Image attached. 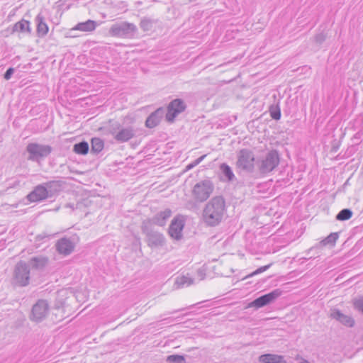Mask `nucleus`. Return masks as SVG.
I'll use <instances>...</instances> for the list:
<instances>
[{
  "instance_id": "6ab92c4d",
  "label": "nucleus",
  "mask_w": 363,
  "mask_h": 363,
  "mask_svg": "<svg viewBox=\"0 0 363 363\" xmlns=\"http://www.w3.org/2000/svg\"><path fill=\"white\" fill-rule=\"evenodd\" d=\"M172 211L170 209H165L164 211L157 213L151 220V225L152 224L164 226L167 220L170 218Z\"/></svg>"
},
{
  "instance_id": "72a5a7b5",
  "label": "nucleus",
  "mask_w": 363,
  "mask_h": 363,
  "mask_svg": "<svg viewBox=\"0 0 363 363\" xmlns=\"http://www.w3.org/2000/svg\"><path fill=\"white\" fill-rule=\"evenodd\" d=\"M270 267V264H268V265H265V266H262V267H260L259 268H258L257 270H255V272H253L252 273H251L250 274L247 275L245 279L248 278V277H251L255 274H259V273H262V272H265L267 269H269Z\"/></svg>"
},
{
  "instance_id": "423d86ee",
  "label": "nucleus",
  "mask_w": 363,
  "mask_h": 363,
  "mask_svg": "<svg viewBox=\"0 0 363 363\" xmlns=\"http://www.w3.org/2000/svg\"><path fill=\"white\" fill-rule=\"evenodd\" d=\"M212 183H196L192 189V196L198 202L206 201L213 193Z\"/></svg>"
},
{
  "instance_id": "0eeeda50",
  "label": "nucleus",
  "mask_w": 363,
  "mask_h": 363,
  "mask_svg": "<svg viewBox=\"0 0 363 363\" xmlns=\"http://www.w3.org/2000/svg\"><path fill=\"white\" fill-rule=\"evenodd\" d=\"M282 290L279 289H274V291L262 295L257 298H255L253 301L250 302L248 304V308L254 307L255 308H260L264 306H266L274 301H275L279 296L282 294Z\"/></svg>"
},
{
  "instance_id": "39448f33",
  "label": "nucleus",
  "mask_w": 363,
  "mask_h": 363,
  "mask_svg": "<svg viewBox=\"0 0 363 363\" xmlns=\"http://www.w3.org/2000/svg\"><path fill=\"white\" fill-rule=\"evenodd\" d=\"M30 281V269L27 263L20 261L15 267L13 283L20 286L28 285Z\"/></svg>"
},
{
  "instance_id": "ea45409f",
  "label": "nucleus",
  "mask_w": 363,
  "mask_h": 363,
  "mask_svg": "<svg viewBox=\"0 0 363 363\" xmlns=\"http://www.w3.org/2000/svg\"><path fill=\"white\" fill-rule=\"evenodd\" d=\"M338 148H339L338 145H333L331 150L333 152H336L337 151Z\"/></svg>"
},
{
  "instance_id": "a211bd4d",
  "label": "nucleus",
  "mask_w": 363,
  "mask_h": 363,
  "mask_svg": "<svg viewBox=\"0 0 363 363\" xmlns=\"http://www.w3.org/2000/svg\"><path fill=\"white\" fill-rule=\"evenodd\" d=\"M164 114V111L162 108H157L155 111L152 113L145 121V125L149 128H152L157 126Z\"/></svg>"
},
{
  "instance_id": "2f4dec72",
  "label": "nucleus",
  "mask_w": 363,
  "mask_h": 363,
  "mask_svg": "<svg viewBox=\"0 0 363 363\" xmlns=\"http://www.w3.org/2000/svg\"><path fill=\"white\" fill-rule=\"evenodd\" d=\"M167 362L169 363H185V359L182 355L172 354L167 357Z\"/></svg>"
},
{
  "instance_id": "4c0bfd02",
  "label": "nucleus",
  "mask_w": 363,
  "mask_h": 363,
  "mask_svg": "<svg viewBox=\"0 0 363 363\" xmlns=\"http://www.w3.org/2000/svg\"><path fill=\"white\" fill-rule=\"evenodd\" d=\"M315 42L318 43H322L325 40V35L320 33L315 35Z\"/></svg>"
},
{
  "instance_id": "58836bf2",
  "label": "nucleus",
  "mask_w": 363,
  "mask_h": 363,
  "mask_svg": "<svg viewBox=\"0 0 363 363\" xmlns=\"http://www.w3.org/2000/svg\"><path fill=\"white\" fill-rule=\"evenodd\" d=\"M197 274H198L199 277H200L201 280H203L204 279L205 274L203 273V272L202 270L199 269L197 272Z\"/></svg>"
},
{
  "instance_id": "473e14b6",
  "label": "nucleus",
  "mask_w": 363,
  "mask_h": 363,
  "mask_svg": "<svg viewBox=\"0 0 363 363\" xmlns=\"http://www.w3.org/2000/svg\"><path fill=\"white\" fill-rule=\"evenodd\" d=\"M271 117L274 120H279L281 118V111L278 106H272L269 108Z\"/></svg>"
},
{
  "instance_id": "2eb2a0df",
  "label": "nucleus",
  "mask_w": 363,
  "mask_h": 363,
  "mask_svg": "<svg viewBox=\"0 0 363 363\" xmlns=\"http://www.w3.org/2000/svg\"><path fill=\"white\" fill-rule=\"evenodd\" d=\"M114 139L119 143H125L135 135V130L132 127L119 128L112 132Z\"/></svg>"
},
{
  "instance_id": "20e7f679",
  "label": "nucleus",
  "mask_w": 363,
  "mask_h": 363,
  "mask_svg": "<svg viewBox=\"0 0 363 363\" xmlns=\"http://www.w3.org/2000/svg\"><path fill=\"white\" fill-rule=\"evenodd\" d=\"M51 151L52 147L48 145L30 143L26 146L28 160L33 162H38L40 159L46 157Z\"/></svg>"
},
{
  "instance_id": "dca6fc26",
  "label": "nucleus",
  "mask_w": 363,
  "mask_h": 363,
  "mask_svg": "<svg viewBox=\"0 0 363 363\" xmlns=\"http://www.w3.org/2000/svg\"><path fill=\"white\" fill-rule=\"evenodd\" d=\"M49 264V258L44 255L32 257L27 264L29 269L32 268L37 271H43Z\"/></svg>"
},
{
  "instance_id": "9d476101",
  "label": "nucleus",
  "mask_w": 363,
  "mask_h": 363,
  "mask_svg": "<svg viewBox=\"0 0 363 363\" xmlns=\"http://www.w3.org/2000/svg\"><path fill=\"white\" fill-rule=\"evenodd\" d=\"M54 193L52 190L42 184L38 185L27 195L26 198L30 202H40L48 198H52Z\"/></svg>"
},
{
  "instance_id": "393cba45",
  "label": "nucleus",
  "mask_w": 363,
  "mask_h": 363,
  "mask_svg": "<svg viewBox=\"0 0 363 363\" xmlns=\"http://www.w3.org/2000/svg\"><path fill=\"white\" fill-rule=\"evenodd\" d=\"M12 32H21L30 33L31 28L30 27V22L28 21L22 19L20 21L16 23L12 28Z\"/></svg>"
},
{
  "instance_id": "4be33fe9",
  "label": "nucleus",
  "mask_w": 363,
  "mask_h": 363,
  "mask_svg": "<svg viewBox=\"0 0 363 363\" xmlns=\"http://www.w3.org/2000/svg\"><path fill=\"white\" fill-rule=\"evenodd\" d=\"M261 363H287L281 355L274 354H264L259 357Z\"/></svg>"
},
{
  "instance_id": "a878e982",
  "label": "nucleus",
  "mask_w": 363,
  "mask_h": 363,
  "mask_svg": "<svg viewBox=\"0 0 363 363\" xmlns=\"http://www.w3.org/2000/svg\"><path fill=\"white\" fill-rule=\"evenodd\" d=\"M339 238L338 233H331L328 236H327L325 239L322 240L319 243V247H323L326 245H330L331 247L335 246L337 240Z\"/></svg>"
},
{
  "instance_id": "6e6552de",
  "label": "nucleus",
  "mask_w": 363,
  "mask_h": 363,
  "mask_svg": "<svg viewBox=\"0 0 363 363\" xmlns=\"http://www.w3.org/2000/svg\"><path fill=\"white\" fill-rule=\"evenodd\" d=\"M279 164V155L277 151H269L261 161L259 170L262 173H268L275 169Z\"/></svg>"
},
{
  "instance_id": "ddd939ff",
  "label": "nucleus",
  "mask_w": 363,
  "mask_h": 363,
  "mask_svg": "<svg viewBox=\"0 0 363 363\" xmlns=\"http://www.w3.org/2000/svg\"><path fill=\"white\" fill-rule=\"evenodd\" d=\"M186 108V104L182 99H177L170 102L167 107L166 118L169 122H173L175 117L183 112Z\"/></svg>"
},
{
  "instance_id": "bb28decb",
  "label": "nucleus",
  "mask_w": 363,
  "mask_h": 363,
  "mask_svg": "<svg viewBox=\"0 0 363 363\" xmlns=\"http://www.w3.org/2000/svg\"><path fill=\"white\" fill-rule=\"evenodd\" d=\"M219 169H220L221 175L225 177L229 181H232L234 179L235 175L233 172V170H232L231 167L229 165H228L227 164H225V163L221 164L220 165Z\"/></svg>"
},
{
  "instance_id": "412c9836",
  "label": "nucleus",
  "mask_w": 363,
  "mask_h": 363,
  "mask_svg": "<svg viewBox=\"0 0 363 363\" xmlns=\"http://www.w3.org/2000/svg\"><path fill=\"white\" fill-rule=\"evenodd\" d=\"M97 23L92 20H87L85 22L78 23L73 27L70 32L74 30H79L82 32H91L96 29Z\"/></svg>"
},
{
  "instance_id": "7c9ffc66",
  "label": "nucleus",
  "mask_w": 363,
  "mask_h": 363,
  "mask_svg": "<svg viewBox=\"0 0 363 363\" xmlns=\"http://www.w3.org/2000/svg\"><path fill=\"white\" fill-rule=\"evenodd\" d=\"M352 216V211L349 208H344L341 210L336 216V219L338 220H347Z\"/></svg>"
},
{
  "instance_id": "f257e3e1",
  "label": "nucleus",
  "mask_w": 363,
  "mask_h": 363,
  "mask_svg": "<svg viewBox=\"0 0 363 363\" xmlns=\"http://www.w3.org/2000/svg\"><path fill=\"white\" fill-rule=\"evenodd\" d=\"M225 212V202L222 196H215L205 206L202 218L208 226L218 225L222 220Z\"/></svg>"
},
{
  "instance_id": "5701e85b",
  "label": "nucleus",
  "mask_w": 363,
  "mask_h": 363,
  "mask_svg": "<svg viewBox=\"0 0 363 363\" xmlns=\"http://www.w3.org/2000/svg\"><path fill=\"white\" fill-rule=\"evenodd\" d=\"M35 22L37 23V34L39 37H43L47 35L48 32V26L45 21V18L41 13H39L35 17Z\"/></svg>"
},
{
  "instance_id": "f03ea898",
  "label": "nucleus",
  "mask_w": 363,
  "mask_h": 363,
  "mask_svg": "<svg viewBox=\"0 0 363 363\" xmlns=\"http://www.w3.org/2000/svg\"><path fill=\"white\" fill-rule=\"evenodd\" d=\"M141 230L146 235V242L151 248L162 247L165 244V238L162 233L155 230L151 221L143 220L141 225Z\"/></svg>"
},
{
  "instance_id": "7ed1b4c3",
  "label": "nucleus",
  "mask_w": 363,
  "mask_h": 363,
  "mask_svg": "<svg viewBox=\"0 0 363 363\" xmlns=\"http://www.w3.org/2000/svg\"><path fill=\"white\" fill-rule=\"evenodd\" d=\"M136 31L137 27L135 24L123 21L113 24L109 29V34L118 38H132Z\"/></svg>"
},
{
  "instance_id": "aec40b11",
  "label": "nucleus",
  "mask_w": 363,
  "mask_h": 363,
  "mask_svg": "<svg viewBox=\"0 0 363 363\" xmlns=\"http://www.w3.org/2000/svg\"><path fill=\"white\" fill-rule=\"evenodd\" d=\"M274 186L271 183H257L254 191L263 198L269 197L274 194Z\"/></svg>"
},
{
  "instance_id": "b1692460",
  "label": "nucleus",
  "mask_w": 363,
  "mask_h": 363,
  "mask_svg": "<svg viewBox=\"0 0 363 363\" xmlns=\"http://www.w3.org/2000/svg\"><path fill=\"white\" fill-rule=\"evenodd\" d=\"M192 284H194V279L187 274L186 275L178 276L175 279L174 287L178 289L184 286H189Z\"/></svg>"
},
{
  "instance_id": "9b49d317",
  "label": "nucleus",
  "mask_w": 363,
  "mask_h": 363,
  "mask_svg": "<svg viewBox=\"0 0 363 363\" xmlns=\"http://www.w3.org/2000/svg\"><path fill=\"white\" fill-rule=\"evenodd\" d=\"M49 304L46 300L40 299L33 306L30 319L35 322L42 321L48 315Z\"/></svg>"
},
{
  "instance_id": "c85d7f7f",
  "label": "nucleus",
  "mask_w": 363,
  "mask_h": 363,
  "mask_svg": "<svg viewBox=\"0 0 363 363\" xmlns=\"http://www.w3.org/2000/svg\"><path fill=\"white\" fill-rule=\"evenodd\" d=\"M74 151L80 155H86L89 151V144L87 142L82 141L74 145Z\"/></svg>"
},
{
  "instance_id": "c9c22d12",
  "label": "nucleus",
  "mask_w": 363,
  "mask_h": 363,
  "mask_svg": "<svg viewBox=\"0 0 363 363\" xmlns=\"http://www.w3.org/2000/svg\"><path fill=\"white\" fill-rule=\"evenodd\" d=\"M355 308L361 311L363 313V298H359L354 302Z\"/></svg>"
},
{
  "instance_id": "f3484780",
  "label": "nucleus",
  "mask_w": 363,
  "mask_h": 363,
  "mask_svg": "<svg viewBox=\"0 0 363 363\" xmlns=\"http://www.w3.org/2000/svg\"><path fill=\"white\" fill-rule=\"evenodd\" d=\"M330 317L347 327H353L354 325V320L351 316L342 313L337 309L332 310Z\"/></svg>"
},
{
  "instance_id": "f704fd0d",
  "label": "nucleus",
  "mask_w": 363,
  "mask_h": 363,
  "mask_svg": "<svg viewBox=\"0 0 363 363\" xmlns=\"http://www.w3.org/2000/svg\"><path fill=\"white\" fill-rule=\"evenodd\" d=\"M206 155H203L199 157V158L195 160L192 163L189 164L186 167V169H190L194 167L195 166L198 165L200 162H201L203 160V159L206 157Z\"/></svg>"
},
{
  "instance_id": "c756f323",
  "label": "nucleus",
  "mask_w": 363,
  "mask_h": 363,
  "mask_svg": "<svg viewBox=\"0 0 363 363\" xmlns=\"http://www.w3.org/2000/svg\"><path fill=\"white\" fill-rule=\"evenodd\" d=\"M91 145V152L95 153H99L101 152L103 150L104 145L103 140L99 138H92Z\"/></svg>"
},
{
  "instance_id": "a19ab883",
  "label": "nucleus",
  "mask_w": 363,
  "mask_h": 363,
  "mask_svg": "<svg viewBox=\"0 0 363 363\" xmlns=\"http://www.w3.org/2000/svg\"><path fill=\"white\" fill-rule=\"evenodd\" d=\"M300 363H310V362L306 359H302V361Z\"/></svg>"
},
{
  "instance_id": "e433bc0d",
  "label": "nucleus",
  "mask_w": 363,
  "mask_h": 363,
  "mask_svg": "<svg viewBox=\"0 0 363 363\" xmlns=\"http://www.w3.org/2000/svg\"><path fill=\"white\" fill-rule=\"evenodd\" d=\"M15 69L13 67L9 68L5 74H4V77L6 80H9L12 76V74L14 73Z\"/></svg>"
},
{
  "instance_id": "79ce46f5",
  "label": "nucleus",
  "mask_w": 363,
  "mask_h": 363,
  "mask_svg": "<svg viewBox=\"0 0 363 363\" xmlns=\"http://www.w3.org/2000/svg\"><path fill=\"white\" fill-rule=\"evenodd\" d=\"M183 309H179V310H177V311H174L172 313H170L171 314H174V313L177 312V311H182Z\"/></svg>"
},
{
  "instance_id": "1a4fd4ad",
  "label": "nucleus",
  "mask_w": 363,
  "mask_h": 363,
  "mask_svg": "<svg viewBox=\"0 0 363 363\" xmlns=\"http://www.w3.org/2000/svg\"><path fill=\"white\" fill-rule=\"evenodd\" d=\"M254 161L253 152L249 150L242 149L239 152L237 166L239 169L250 172L254 167Z\"/></svg>"
},
{
  "instance_id": "cd10ccee",
  "label": "nucleus",
  "mask_w": 363,
  "mask_h": 363,
  "mask_svg": "<svg viewBox=\"0 0 363 363\" xmlns=\"http://www.w3.org/2000/svg\"><path fill=\"white\" fill-rule=\"evenodd\" d=\"M155 21L147 17L143 18L140 23L141 29L144 31H150L152 29Z\"/></svg>"
},
{
  "instance_id": "f8f14e48",
  "label": "nucleus",
  "mask_w": 363,
  "mask_h": 363,
  "mask_svg": "<svg viewBox=\"0 0 363 363\" xmlns=\"http://www.w3.org/2000/svg\"><path fill=\"white\" fill-rule=\"evenodd\" d=\"M185 225V219L182 216H177L172 220L169 228V236L175 240L183 238L182 231Z\"/></svg>"
},
{
  "instance_id": "4468645a",
  "label": "nucleus",
  "mask_w": 363,
  "mask_h": 363,
  "mask_svg": "<svg viewBox=\"0 0 363 363\" xmlns=\"http://www.w3.org/2000/svg\"><path fill=\"white\" fill-rule=\"evenodd\" d=\"M74 247L73 240L66 237L59 239L55 244L57 251L65 256L70 255Z\"/></svg>"
}]
</instances>
